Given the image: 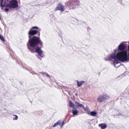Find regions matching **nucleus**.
Returning a JSON list of instances; mask_svg holds the SVG:
<instances>
[{
	"label": "nucleus",
	"mask_w": 129,
	"mask_h": 129,
	"mask_svg": "<svg viewBox=\"0 0 129 129\" xmlns=\"http://www.w3.org/2000/svg\"><path fill=\"white\" fill-rule=\"evenodd\" d=\"M38 27L37 26L33 27L29 31L28 34L29 39L27 42V48L32 53H36L38 56H41L43 53V51L40 47L35 48L39 44L43 45V42L39 36L40 32L37 30Z\"/></svg>",
	"instance_id": "nucleus-1"
},
{
	"label": "nucleus",
	"mask_w": 129,
	"mask_h": 129,
	"mask_svg": "<svg viewBox=\"0 0 129 129\" xmlns=\"http://www.w3.org/2000/svg\"><path fill=\"white\" fill-rule=\"evenodd\" d=\"M0 7L1 8L5 6L9 9L16 8L18 6L17 0H0Z\"/></svg>",
	"instance_id": "nucleus-2"
},
{
	"label": "nucleus",
	"mask_w": 129,
	"mask_h": 129,
	"mask_svg": "<svg viewBox=\"0 0 129 129\" xmlns=\"http://www.w3.org/2000/svg\"><path fill=\"white\" fill-rule=\"evenodd\" d=\"M116 56L119 61L124 62L129 61V53H127V51L126 50L118 52Z\"/></svg>",
	"instance_id": "nucleus-3"
},
{
	"label": "nucleus",
	"mask_w": 129,
	"mask_h": 129,
	"mask_svg": "<svg viewBox=\"0 0 129 129\" xmlns=\"http://www.w3.org/2000/svg\"><path fill=\"white\" fill-rule=\"evenodd\" d=\"M67 3L72 9H74L80 5V1L78 0H72L71 2H68Z\"/></svg>",
	"instance_id": "nucleus-4"
},
{
	"label": "nucleus",
	"mask_w": 129,
	"mask_h": 129,
	"mask_svg": "<svg viewBox=\"0 0 129 129\" xmlns=\"http://www.w3.org/2000/svg\"><path fill=\"white\" fill-rule=\"evenodd\" d=\"M110 98L109 95L106 93L100 95L97 99V101L101 103Z\"/></svg>",
	"instance_id": "nucleus-5"
},
{
	"label": "nucleus",
	"mask_w": 129,
	"mask_h": 129,
	"mask_svg": "<svg viewBox=\"0 0 129 129\" xmlns=\"http://www.w3.org/2000/svg\"><path fill=\"white\" fill-rule=\"evenodd\" d=\"M69 106L71 108H72V111L73 115H75L77 114L78 112L77 109L79 107V106H78L77 105Z\"/></svg>",
	"instance_id": "nucleus-6"
},
{
	"label": "nucleus",
	"mask_w": 129,
	"mask_h": 129,
	"mask_svg": "<svg viewBox=\"0 0 129 129\" xmlns=\"http://www.w3.org/2000/svg\"><path fill=\"white\" fill-rule=\"evenodd\" d=\"M116 55H117V53L116 54L114 53L110 54L109 55L107 56V58H105V60L106 61H108L111 60V59H113L114 60H115L116 59L117 60V57H116Z\"/></svg>",
	"instance_id": "nucleus-7"
},
{
	"label": "nucleus",
	"mask_w": 129,
	"mask_h": 129,
	"mask_svg": "<svg viewBox=\"0 0 129 129\" xmlns=\"http://www.w3.org/2000/svg\"><path fill=\"white\" fill-rule=\"evenodd\" d=\"M56 10H59L61 12H63L64 10V7L61 4H59L57 8H56L55 9Z\"/></svg>",
	"instance_id": "nucleus-8"
},
{
	"label": "nucleus",
	"mask_w": 129,
	"mask_h": 129,
	"mask_svg": "<svg viewBox=\"0 0 129 129\" xmlns=\"http://www.w3.org/2000/svg\"><path fill=\"white\" fill-rule=\"evenodd\" d=\"M125 48V45L122 43H120L118 46V50L121 51H125V50H124Z\"/></svg>",
	"instance_id": "nucleus-9"
},
{
	"label": "nucleus",
	"mask_w": 129,
	"mask_h": 129,
	"mask_svg": "<svg viewBox=\"0 0 129 129\" xmlns=\"http://www.w3.org/2000/svg\"><path fill=\"white\" fill-rule=\"evenodd\" d=\"M99 126L101 127V129H105L107 127V125L105 123H102L99 124Z\"/></svg>",
	"instance_id": "nucleus-10"
},
{
	"label": "nucleus",
	"mask_w": 129,
	"mask_h": 129,
	"mask_svg": "<svg viewBox=\"0 0 129 129\" xmlns=\"http://www.w3.org/2000/svg\"><path fill=\"white\" fill-rule=\"evenodd\" d=\"M76 81L77 82V86L78 87L81 86L85 82V81H83L79 82L78 80H77Z\"/></svg>",
	"instance_id": "nucleus-11"
},
{
	"label": "nucleus",
	"mask_w": 129,
	"mask_h": 129,
	"mask_svg": "<svg viewBox=\"0 0 129 129\" xmlns=\"http://www.w3.org/2000/svg\"><path fill=\"white\" fill-rule=\"evenodd\" d=\"M89 115L93 116H96L97 115V112L94 111L90 112Z\"/></svg>",
	"instance_id": "nucleus-12"
},
{
	"label": "nucleus",
	"mask_w": 129,
	"mask_h": 129,
	"mask_svg": "<svg viewBox=\"0 0 129 129\" xmlns=\"http://www.w3.org/2000/svg\"><path fill=\"white\" fill-rule=\"evenodd\" d=\"M13 116H15V117H14L13 118V120H16L18 119V117L17 115H13Z\"/></svg>",
	"instance_id": "nucleus-13"
},
{
	"label": "nucleus",
	"mask_w": 129,
	"mask_h": 129,
	"mask_svg": "<svg viewBox=\"0 0 129 129\" xmlns=\"http://www.w3.org/2000/svg\"><path fill=\"white\" fill-rule=\"evenodd\" d=\"M78 106H79V107H81L85 111L86 110V108L85 107L84 105H77Z\"/></svg>",
	"instance_id": "nucleus-14"
},
{
	"label": "nucleus",
	"mask_w": 129,
	"mask_h": 129,
	"mask_svg": "<svg viewBox=\"0 0 129 129\" xmlns=\"http://www.w3.org/2000/svg\"><path fill=\"white\" fill-rule=\"evenodd\" d=\"M85 111L87 112V113L88 114L90 112L89 108L87 107H86V110H85Z\"/></svg>",
	"instance_id": "nucleus-15"
},
{
	"label": "nucleus",
	"mask_w": 129,
	"mask_h": 129,
	"mask_svg": "<svg viewBox=\"0 0 129 129\" xmlns=\"http://www.w3.org/2000/svg\"><path fill=\"white\" fill-rule=\"evenodd\" d=\"M0 39L1 40L3 41H5V40L4 38L3 37V36H2L1 35H0Z\"/></svg>",
	"instance_id": "nucleus-16"
},
{
	"label": "nucleus",
	"mask_w": 129,
	"mask_h": 129,
	"mask_svg": "<svg viewBox=\"0 0 129 129\" xmlns=\"http://www.w3.org/2000/svg\"><path fill=\"white\" fill-rule=\"evenodd\" d=\"M115 61L114 62V67H117L116 66V65L115 64H117L118 63V61H117L118 60H117V59H116L115 60H114Z\"/></svg>",
	"instance_id": "nucleus-17"
},
{
	"label": "nucleus",
	"mask_w": 129,
	"mask_h": 129,
	"mask_svg": "<svg viewBox=\"0 0 129 129\" xmlns=\"http://www.w3.org/2000/svg\"><path fill=\"white\" fill-rule=\"evenodd\" d=\"M56 125H59L60 126V123H61V121L60 120H58L55 123Z\"/></svg>",
	"instance_id": "nucleus-18"
},
{
	"label": "nucleus",
	"mask_w": 129,
	"mask_h": 129,
	"mask_svg": "<svg viewBox=\"0 0 129 129\" xmlns=\"http://www.w3.org/2000/svg\"><path fill=\"white\" fill-rule=\"evenodd\" d=\"M82 23L83 25L84 26H85L87 27V24L84 21H82Z\"/></svg>",
	"instance_id": "nucleus-19"
},
{
	"label": "nucleus",
	"mask_w": 129,
	"mask_h": 129,
	"mask_svg": "<svg viewBox=\"0 0 129 129\" xmlns=\"http://www.w3.org/2000/svg\"><path fill=\"white\" fill-rule=\"evenodd\" d=\"M69 105H75L71 101H69Z\"/></svg>",
	"instance_id": "nucleus-20"
},
{
	"label": "nucleus",
	"mask_w": 129,
	"mask_h": 129,
	"mask_svg": "<svg viewBox=\"0 0 129 129\" xmlns=\"http://www.w3.org/2000/svg\"><path fill=\"white\" fill-rule=\"evenodd\" d=\"M40 73L42 75H45L46 73L44 72H40L39 73Z\"/></svg>",
	"instance_id": "nucleus-21"
},
{
	"label": "nucleus",
	"mask_w": 129,
	"mask_h": 129,
	"mask_svg": "<svg viewBox=\"0 0 129 129\" xmlns=\"http://www.w3.org/2000/svg\"><path fill=\"white\" fill-rule=\"evenodd\" d=\"M64 121H63L62 122V123L61 124L60 123V126L61 127H62L64 125Z\"/></svg>",
	"instance_id": "nucleus-22"
},
{
	"label": "nucleus",
	"mask_w": 129,
	"mask_h": 129,
	"mask_svg": "<svg viewBox=\"0 0 129 129\" xmlns=\"http://www.w3.org/2000/svg\"><path fill=\"white\" fill-rule=\"evenodd\" d=\"M45 75H46V76L47 77H49L50 78V76L49 75H48L47 73H46Z\"/></svg>",
	"instance_id": "nucleus-23"
},
{
	"label": "nucleus",
	"mask_w": 129,
	"mask_h": 129,
	"mask_svg": "<svg viewBox=\"0 0 129 129\" xmlns=\"http://www.w3.org/2000/svg\"><path fill=\"white\" fill-rule=\"evenodd\" d=\"M5 10L6 12H8L9 11V9L8 8H5Z\"/></svg>",
	"instance_id": "nucleus-24"
},
{
	"label": "nucleus",
	"mask_w": 129,
	"mask_h": 129,
	"mask_svg": "<svg viewBox=\"0 0 129 129\" xmlns=\"http://www.w3.org/2000/svg\"><path fill=\"white\" fill-rule=\"evenodd\" d=\"M75 103H76V105H82L81 104H79L78 102H75Z\"/></svg>",
	"instance_id": "nucleus-25"
},
{
	"label": "nucleus",
	"mask_w": 129,
	"mask_h": 129,
	"mask_svg": "<svg viewBox=\"0 0 129 129\" xmlns=\"http://www.w3.org/2000/svg\"><path fill=\"white\" fill-rule=\"evenodd\" d=\"M56 124L55 123L53 125V126L52 127H55V126H56Z\"/></svg>",
	"instance_id": "nucleus-26"
},
{
	"label": "nucleus",
	"mask_w": 129,
	"mask_h": 129,
	"mask_svg": "<svg viewBox=\"0 0 129 129\" xmlns=\"http://www.w3.org/2000/svg\"><path fill=\"white\" fill-rule=\"evenodd\" d=\"M128 53H129V44L128 45Z\"/></svg>",
	"instance_id": "nucleus-27"
},
{
	"label": "nucleus",
	"mask_w": 129,
	"mask_h": 129,
	"mask_svg": "<svg viewBox=\"0 0 129 129\" xmlns=\"http://www.w3.org/2000/svg\"><path fill=\"white\" fill-rule=\"evenodd\" d=\"M40 57V56H38V58L39 59H40V60H41L42 59L41 58V57Z\"/></svg>",
	"instance_id": "nucleus-28"
},
{
	"label": "nucleus",
	"mask_w": 129,
	"mask_h": 129,
	"mask_svg": "<svg viewBox=\"0 0 129 129\" xmlns=\"http://www.w3.org/2000/svg\"><path fill=\"white\" fill-rule=\"evenodd\" d=\"M40 56L41 58H43V56H42V55Z\"/></svg>",
	"instance_id": "nucleus-29"
},
{
	"label": "nucleus",
	"mask_w": 129,
	"mask_h": 129,
	"mask_svg": "<svg viewBox=\"0 0 129 129\" xmlns=\"http://www.w3.org/2000/svg\"><path fill=\"white\" fill-rule=\"evenodd\" d=\"M75 95H76V96H78V93H76V94H75Z\"/></svg>",
	"instance_id": "nucleus-30"
},
{
	"label": "nucleus",
	"mask_w": 129,
	"mask_h": 129,
	"mask_svg": "<svg viewBox=\"0 0 129 129\" xmlns=\"http://www.w3.org/2000/svg\"><path fill=\"white\" fill-rule=\"evenodd\" d=\"M10 113H9L10 114H12V112H10Z\"/></svg>",
	"instance_id": "nucleus-31"
},
{
	"label": "nucleus",
	"mask_w": 129,
	"mask_h": 129,
	"mask_svg": "<svg viewBox=\"0 0 129 129\" xmlns=\"http://www.w3.org/2000/svg\"><path fill=\"white\" fill-rule=\"evenodd\" d=\"M121 114L120 113L119 114H118V115H121Z\"/></svg>",
	"instance_id": "nucleus-32"
},
{
	"label": "nucleus",
	"mask_w": 129,
	"mask_h": 129,
	"mask_svg": "<svg viewBox=\"0 0 129 129\" xmlns=\"http://www.w3.org/2000/svg\"><path fill=\"white\" fill-rule=\"evenodd\" d=\"M100 74V73H99V74H99V76Z\"/></svg>",
	"instance_id": "nucleus-33"
},
{
	"label": "nucleus",
	"mask_w": 129,
	"mask_h": 129,
	"mask_svg": "<svg viewBox=\"0 0 129 129\" xmlns=\"http://www.w3.org/2000/svg\"><path fill=\"white\" fill-rule=\"evenodd\" d=\"M116 50H117L116 49H115L114 50V51H116Z\"/></svg>",
	"instance_id": "nucleus-34"
},
{
	"label": "nucleus",
	"mask_w": 129,
	"mask_h": 129,
	"mask_svg": "<svg viewBox=\"0 0 129 129\" xmlns=\"http://www.w3.org/2000/svg\"><path fill=\"white\" fill-rule=\"evenodd\" d=\"M30 73L32 74V73L31 72H30Z\"/></svg>",
	"instance_id": "nucleus-35"
},
{
	"label": "nucleus",
	"mask_w": 129,
	"mask_h": 129,
	"mask_svg": "<svg viewBox=\"0 0 129 129\" xmlns=\"http://www.w3.org/2000/svg\"><path fill=\"white\" fill-rule=\"evenodd\" d=\"M32 74H34V73H32Z\"/></svg>",
	"instance_id": "nucleus-36"
}]
</instances>
